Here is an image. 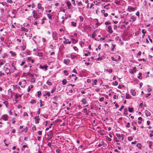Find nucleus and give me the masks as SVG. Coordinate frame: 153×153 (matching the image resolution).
<instances>
[{
	"instance_id": "obj_4",
	"label": "nucleus",
	"mask_w": 153,
	"mask_h": 153,
	"mask_svg": "<svg viewBox=\"0 0 153 153\" xmlns=\"http://www.w3.org/2000/svg\"><path fill=\"white\" fill-rule=\"evenodd\" d=\"M116 135L119 139H120L121 138V139L122 140H123L124 136V135L123 134L120 135L119 134H116Z\"/></svg>"
},
{
	"instance_id": "obj_7",
	"label": "nucleus",
	"mask_w": 153,
	"mask_h": 153,
	"mask_svg": "<svg viewBox=\"0 0 153 153\" xmlns=\"http://www.w3.org/2000/svg\"><path fill=\"white\" fill-rule=\"evenodd\" d=\"M12 67L11 68V70L12 71V73L14 72V71L16 70V68L15 67L14 64L13 62L11 64Z\"/></svg>"
},
{
	"instance_id": "obj_37",
	"label": "nucleus",
	"mask_w": 153,
	"mask_h": 153,
	"mask_svg": "<svg viewBox=\"0 0 153 153\" xmlns=\"http://www.w3.org/2000/svg\"><path fill=\"white\" fill-rule=\"evenodd\" d=\"M47 16L49 19H52V16H53V15H51V14H49L47 15Z\"/></svg>"
},
{
	"instance_id": "obj_6",
	"label": "nucleus",
	"mask_w": 153,
	"mask_h": 153,
	"mask_svg": "<svg viewBox=\"0 0 153 153\" xmlns=\"http://www.w3.org/2000/svg\"><path fill=\"white\" fill-rule=\"evenodd\" d=\"M87 97H86L83 98L81 100V102H82L83 105H85L87 104Z\"/></svg>"
},
{
	"instance_id": "obj_19",
	"label": "nucleus",
	"mask_w": 153,
	"mask_h": 153,
	"mask_svg": "<svg viewBox=\"0 0 153 153\" xmlns=\"http://www.w3.org/2000/svg\"><path fill=\"white\" fill-rule=\"evenodd\" d=\"M70 57L73 60L75 59V58H77V56L71 54L70 55Z\"/></svg>"
},
{
	"instance_id": "obj_41",
	"label": "nucleus",
	"mask_w": 153,
	"mask_h": 153,
	"mask_svg": "<svg viewBox=\"0 0 153 153\" xmlns=\"http://www.w3.org/2000/svg\"><path fill=\"white\" fill-rule=\"evenodd\" d=\"M66 4L68 7H70L71 6V4L69 1H67L66 2Z\"/></svg>"
},
{
	"instance_id": "obj_64",
	"label": "nucleus",
	"mask_w": 153,
	"mask_h": 153,
	"mask_svg": "<svg viewBox=\"0 0 153 153\" xmlns=\"http://www.w3.org/2000/svg\"><path fill=\"white\" fill-rule=\"evenodd\" d=\"M79 19H80V21L82 22L83 21V17L82 16H80L79 17Z\"/></svg>"
},
{
	"instance_id": "obj_34",
	"label": "nucleus",
	"mask_w": 153,
	"mask_h": 153,
	"mask_svg": "<svg viewBox=\"0 0 153 153\" xmlns=\"http://www.w3.org/2000/svg\"><path fill=\"white\" fill-rule=\"evenodd\" d=\"M37 95L38 97H40L41 95V91H39L37 92Z\"/></svg>"
},
{
	"instance_id": "obj_26",
	"label": "nucleus",
	"mask_w": 153,
	"mask_h": 153,
	"mask_svg": "<svg viewBox=\"0 0 153 153\" xmlns=\"http://www.w3.org/2000/svg\"><path fill=\"white\" fill-rule=\"evenodd\" d=\"M142 73L140 72L139 73L138 76H137V77L139 79H141L142 78Z\"/></svg>"
},
{
	"instance_id": "obj_30",
	"label": "nucleus",
	"mask_w": 153,
	"mask_h": 153,
	"mask_svg": "<svg viewBox=\"0 0 153 153\" xmlns=\"http://www.w3.org/2000/svg\"><path fill=\"white\" fill-rule=\"evenodd\" d=\"M128 111L130 112H134V110H133V108H129V107L128 108Z\"/></svg>"
},
{
	"instance_id": "obj_5",
	"label": "nucleus",
	"mask_w": 153,
	"mask_h": 153,
	"mask_svg": "<svg viewBox=\"0 0 153 153\" xmlns=\"http://www.w3.org/2000/svg\"><path fill=\"white\" fill-rule=\"evenodd\" d=\"M1 119L4 121H7L8 119V116L7 114L2 115L1 117Z\"/></svg>"
},
{
	"instance_id": "obj_62",
	"label": "nucleus",
	"mask_w": 153,
	"mask_h": 153,
	"mask_svg": "<svg viewBox=\"0 0 153 153\" xmlns=\"http://www.w3.org/2000/svg\"><path fill=\"white\" fill-rule=\"evenodd\" d=\"M111 59L113 61H117V60H116L115 58H114L113 57V56H112L111 57Z\"/></svg>"
},
{
	"instance_id": "obj_12",
	"label": "nucleus",
	"mask_w": 153,
	"mask_h": 153,
	"mask_svg": "<svg viewBox=\"0 0 153 153\" xmlns=\"http://www.w3.org/2000/svg\"><path fill=\"white\" fill-rule=\"evenodd\" d=\"M34 119H35V122L36 123H39V120L40 119L39 118V116H38L35 117Z\"/></svg>"
},
{
	"instance_id": "obj_50",
	"label": "nucleus",
	"mask_w": 153,
	"mask_h": 153,
	"mask_svg": "<svg viewBox=\"0 0 153 153\" xmlns=\"http://www.w3.org/2000/svg\"><path fill=\"white\" fill-rule=\"evenodd\" d=\"M106 71L107 72H109L110 73H111L112 72V70L111 69H107Z\"/></svg>"
},
{
	"instance_id": "obj_63",
	"label": "nucleus",
	"mask_w": 153,
	"mask_h": 153,
	"mask_svg": "<svg viewBox=\"0 0 153 153\" xmlns=\"http://www.w3.org/2000/svg\"><path fill=\"white\" fill-rule=\"evenodd\" d=\"M46 95H47L48 97H50V94L49 92H46Z\"/></svg>"
},
{
	"instance_id": "obj_11",
	"label": "nucleus",
	"mask_w": 153,
	"mask_h": 153,
	"mask_svg": "<svg viewBox=\"0 0 153 153\" xmlns=\"http://www.w3.org/2000/svg\"><path fill=\"white\" fill-rule=\"evenodd\" d=\"M92 80L93 81V83L92 84V86L94 87H96L94 85H96L97 82V80L96 79H92Z\"/></svg>"
},
{
	"instance_id": "obj_45",
	"label": "nucleus",
	"mask_w": 153,
	"mask_h": 153,
	"mask_svg": "<svg viewBox=\"0 0 153 153\" xmlns=\"http://www.w3.org/2000/svg\"><path fill=\"white\" fill-rule=\"evenodd\" d=\"M131 98V97L130 96V95L129 94H127V93H126V98L130 99Z\"/></svg>"
},
{
	"instance_id": "obj_1",
	"label": "nucleus",
	"mask_w": 153,
	"mask_h": 153,
	"mask_svg": "<svg viewBox=\"0 0 153 153\" xmlns=\"http://www.w3.org/2000/svg\"><path fill=\"white\" fill-rule=\"evenodd\" d=\"M26 81L25 80H23L21 82H20L19 84L21 85L22 88H24L25 87V85L26 84Z\"/></svg>"
},
{
	"instance_id": "obj_17",
	"label": "nucleus",
	"mask_w": 153,
	"mask_h": 153,
	"mask_svg": "<svg viewBox=\"0 0 153 153\" xmlns=\"http://www.w3.org/2000/svg\"><path fill=\"white\" fill-rule=\"evenodd\" d=\"M145 112L146 117H148L149 116L151 115V113L148 110H145Z\"/></svg>"
},
{
	"instance_id": "obj_57",
	"label": "nucleus",
	"mask_w": 153,
	"mask_h": 153,
	"mask_svg": "<svg viewBox=\"0 0 153 153\" xmlns=\"http://www.w3.org/2000/svg\"><path fill=\"white\" fill-rule=\"evenodd\" d=\"M146 32V31L145 29H143L142 30V33H143V34H145Z\"/></svg>"
},
{
	"instance_id": "obj_28",
	"label": "nucleus",
	"mask_w": 153,
	"mask_h": 153,
	"mask_svg": "<svg viewBox=\"0 0 153 153\" xmlns=\"http://www.w3.org/2000/svg\"><path fill=\"white\" fill-rule=\"evenodd\" d=\"M5 71L7 72V74H8L9 73H10V74H11V72H10V70L8 68H6Z\"/></svg>"
},
{
	"instance_id": "obj_27",
	"label": "nucleus",
	"mask_w": 153,
	"mask_h": 153,
	"mask_svg": "<svg viewBox=\"0 0 153 153\" xmlns=\"http://www.w3.org/2000/svg\"><path fill=\"white\" fill-rule=\"evenodd\" d=\"M22 30L26 32H27L28 31V29L27 28H25L23 27H21Z\"/></svg>"
},
{
	"instance_id": "obj_9",
	"label": "nucleus",
	"mask_w": 153,
	"mask_h": 153,
	"mask_svg": "<svg viewBox=\"0 0 153 153\" xmlns=\"http://www.w3.org/2000/svg\"><path fill=\"white\" fill-rule=\"evenodd\" d=\"M48 67V66H47V65H45L43 66L41 65H39V68H40L42 69H44L45 71H46L47 70V67Z\"/></svg>"
},
{
	"instance_id": "obj_61",
	"label": "nucleus",
	"mask_w": 153,
	"mask_h": 153,
	"mask_svg": "<svg viewBox=\"0 0 153 153\" xmlns=\"http://www.w3.org/2000/svg\"><path fill=\"white\" fill-rule=\"evenodd\" d=\"M105 25H110L111 24V22H105Z\"/></svg>"
},
{
	"instance_id": "obj_22",
	"label": "nucleus",
	"mask_w": 153,
	"mask_h": 153,
	"mask_svg": "<svg viewBox=\"0 0 153 153\" xmlns=\"http://www.w3.org/2000/svg\"><path fill=\"white\" fill-rule=\"evenodd\" d=\"M13 96L14 97V99L15 100H16L18 98V97L17 94L15 93H13Z\"/></svg>"
},
{
	"instance_id": "obj_21",
	"label": "nucleus",
	"mask_w": 153,
	"mask_h": 153,
	"mask_svg": "<svg viewBox=\"0 0 153 153\" xmlns=\"http://www.w3.org/2000/svg\"><path fill=\"white\" fill-rule=\"evenodd\" d=\"M73 92V90L71 89L68 90H67V93L69 95H71Z\"/></svg>"
},
{
	"instance_id": "obj_58",
	"label": "nucleus",
	"mask_w": 153,
	"mask_h": 153,
	"mask_svg": "<svg viewBox=\"0 0 153 153\" xmlns=\"http://www.w3.org/2000/svg\"><path fill=\"white\" fill-rule=\"evenodd\" d=\"M31 57H28L27 59V62H30L31 60Z\"/></svg>"
},
{
	"instance_id": "obj_3",
	"label": "nucleus",
	"mask_w": 153,
	"mask_h": 153,
	"mask_svg": "<svg viewBox=\"0 0 153 153\" xmlns=\"http://www.w3.org/2000/svg\"><path fill=\"white\" fill-rule=\"evenodd\" d=\"M52 36L53 39L55 40H57L58 39V34L56 32H52Z\"/></svg>"
},
{
	"instance_id": "obj_53",
	"label": "nucleus",
	"mask_w": 153,
	"mask_h": 153,
	"mask_svg": "<svg viewBox=\"0 0 153 153\" xmlns=\"http://www.w3.org/2000/svg\"><path fill=\"white\" fill-rule=\"evenodd\" d=\"M47 84L48 85H52V83L51 82H50L48 81L47 82Z\"/></svg>"
},
{
	"instance_id": "obj_42",
	"label": "nucleus",
	"mask_w": 153,
	"mask_h": 153,
	"mask_svg": "<svg viewBox=\"0 0 153 153\" xmlns=\"http://www.w3.org/2000/svg\"><path fill=\"white\" fill-rule=\"evenodd\" d=\"M127 112H128L127 109V108H125L124 109V114L125 115H127V114H128Z\"/></svg>"
},
{
	"instance_id": "obj_51",
	"label": "nucleus",
	"mask_w": 153,
	"mask_h": 153,
	"mask_svg": "<svg viewBox=\"0 0 153 153\" xmlns=\"http://www.w3.org/2000/svg\"><path fill=\"white\" fill-rule=\"evenodd\" d=\"M128 140L131 141L133 140V137H129L128 138Z\"/></svg>"
},
{
	"instance_id": "obj_8",
	"label": "nucleus",
	"mask_w": 153,
	"mask_h": 153,
	"mask_svg": "<svg viewBox=\"0 0 153 153\" xmlns=\"http://www.w3.org/2000/svg\"><path fill=\"white\" fill-rule=\"evenodd\" d=\"M127 10L129 12H131L134 11L135 10V8H133L129 6L128 7Z\"/></svg>"
},
{
	"instance_id": "obj_18",
	"label": "nucleus",
	"mask_w": 153,
	"mask_h": 153,
	"mask_svg": "<svg viewBox=\"0 0 153 153\" xmlns=\"http://www.w3.org/2000/svg\"><path fill=\"white\" fill-rule=\"evenodd\" d=\"M133 71L131 72V73L133 74L134 73H136L137 70V68L135 67H134L132 68Z\"/></svg>"
},
{
	"instance_id": "obj_25",
	"label": "nucleus",
	"mask_w": 153,
	"mask_h": 153,
	"mask_svg": "<svg viewBox=\"0 0 153 153\" xmlns=\"http://www.w3.org/2000/svg\"><path fill=\"white\" fill-rule=\"evenodd\" d=\"M67 82L66 79H64L62 81V84L64 85H65L66 84Z\"/></svg>"
},
{
	"instance_id": "obj_40",
	"label": "nucleus",
	"mask_w": 153,
	"mask_h": 153,
	"mask_svg": "<svg viewBox=\"0 0 153 153\" xmlns=\"http://www.w3.org/2000/svg\"><path fill=\"white\" fill-rule=\"evenodd\" d=\"M46 19V18L44 17L43 18L42 20V22H41V24H43L45 23L44 21Z\"/></svg>"
},
{
	"instance_id": "obj_39",
	"label": "nucleus",
	"mask_w": 153,
	"mask_h": 153,
	"mask_svg": "<svg viewBox=\"0 0 153 153\" xmlns=\"http://www.w3.org/2000/svg\"><path fill=\"white\" fill-rule=\"evenodd\" d=\"M131 19L132 20L133 22L136 19V18L134 16H131Z\"/></svg>"
},
{
	"instance_id": "obj_38",
	"label": "nucleus",
	"mask_w": 153,
	"mask_h": 153,
	"mask_svg": "<svg viewBox=\"0 0 153 153\" xmlns=\"http://www.w3.org/2000/svg\"><path fill=\"white\" fill-rule=\"evenodd\" d=\"M153 142L152 141H150L149 143V147L150 149L152 148V145Z\"/></svg>"
},
{
	"instance_id": "obj_15",
	"label": "nucleus",
	"mask_w": 153,
	"mask_h": 153,
	"mask_svg": "<svg viewBox=\"0 0 153 153\" xmlns=\"http://www.w3.org/2000/svg\"><path fill=\"white\" fill-rule=\"evenodd\" d=\"M70 62V60L69 59H64V63L66 65H68Z\"/></svg>"
},
{
	"instance_id": "obj_14",
	"label": "nucleus",
	"mask_w": 153,
	"mask_h": 153,
	"mask_svg": "<svg viewBox=\"0 0 153 153\" xmlns=\"http://www.w3.org/2000/svg\"><path fill=\"white\" fill-rule=\"evenodd\" d=\"M42 6V4H40V3H38V6H37V7H38V8L39 9H40L41 10H42V11H43L44 10V8L43 7H42L41 6Z\"/></svg>"
},
{
	"instance_id": "obj_24",
	"label": "nucleus",
	"mask_w": 153,
	"mask_h": 153,
	"mask_svg": "<svg viewBox=\"0 0 153 153\" xmlns=\"http://www.w3.org/2000/svg\"><path fill=\"white\" fill-rule=\"evenodd\" d=\"M53 132L52 131H50L49 134H47V136H51L52 137L53 136Z\"/></svg>"
},
{
	"instance_id": "obj_60",
	"label": "nucleus",
	"mask_w": 153,
	"mask_h": 153,
	"mask_svg": "<svg viewBox=\"0 0 153 153\" xmlns=\"http://www.w3.org/2000/svg\"><path fill=\"white\" fill-rule=\"evenodd\" d=\"M32 129L33 131L35 130L36 129V128L35 126H34L32 127Z\"/></svg>"
},
{
	"instance_id": "obj_35",
	"label": "nucleus",
	"mask_w": 153,
	"mask_h": 153,
	"mask_svg": "<svg viewBox=\"0 0 153 153\" xmlns=\"http://www.w3.org/2000/svg\"><path fill=\"white\" fill-rule=\"evenodd\" d=\"M71 25L74 27H76V22H71Z\"/></svg>"
},
{
	"instance_id": "obj_48",
	"label": "nucleus",
	"mask_w": 153,
	"mask_h": 153,
	"mask_svg": "<svg viewBox=\"0 0 153 153\" xmlns=\"http://www.w3.org/2000/svg\"><path fill=\"white\" fill-rule=\"evenodd\" d=\"M113 83V85H117L118 84V83L117 81H115Z\"/></svg>"
},
{
	"instance_id": "obj_46",
	"label": "nucleus",
	"mask_w": 153,
	"mask_h": 153,
	"mask_svg": "<svg viewBox=\"0 0 153 153\" xmlns=\"http://www.w3.org/2000/svg\"><path fill=\"white\" fill-rule=\"evenodd\" d=\"M104 97H101L99 99V101L100 102H103L104 101Z\"/></svg>"
},
{
	"instance_id": "obj_13",
	"label": "nucleus",
	"mask_w": 153,
	"mask_h": 153,
	"mask_svg": "<svg viewBox=\"0 0 153 153\" xmlns=\"http://www.w3.org/2000/svg\"><path fill=\"white\" fill-rule=\"evenodd\" d=\"M36 55L40 57H42L43 56V53L41 52H37L36 53Z\"/></svg>"
},
{
	"instance_id": "obj_52",
	"label": "nucleus",
	"mask_w": 153,
	"mask_h": 153,
	"mask_svg": "<svg viewBox=\"0 0 153 153\" xmlns=\"http://www.w3.org/2000/svg\"><path fill=\"white\" fill-rule=\"evenodd\" d=\"M63 72H64V73L65 74V75L66 76H67L68 75V71H67L65 70H64Z\"/></svg>"
},
{
	"instance_id": "obj_2",
	"label": "nucleus",
	"mask_w": 153,
	"mask_h": 153,
	"mask_svg": "<svg viewBox=\"0 0 153 153\" xmlns=\"http://www.w3.org/2000/svg\"><path fill=\"white\" fill-rule=\"evenodd\" d=\"M32 13L33 14V16L36 19H38L40 17V16L37 14V12L36 11L33 10Z\"/></svg>"
},
{
	"instance_id": "obj_33",
	"label": "nucleus",
	"mask_w": 153,
	"mask_h": 153,
	"mask_svg": "<svg viewBox=\"0 0 153 153\" xmlns=\"http://www.w3.org/2000/svg\"><path fill=\"white\" fill-rule=\"evenodd\" d=\"M94 59L93 56L91 57V58H88V61H92Z\"/></svg>"
},
{
	"instance_id": "obj_55",
	"label": "nucleus",
	"mask_w": 153,
	"mask_h": 153,
	"mask_svg": "<svg viewBox=\"0 0 153 153\" xmlns=\"http://www.w3.org/2000/svg\"><path fill=\"white\" fill-rule=\"evenodd\" d=\"M10 53L12 54V55L13 56H15L16 55V54L15 53L13 52H12V51H10Z\"/></svg>"
},
{
	"instance_id": "obj_56",
	"label": "nucleus",
	"mask_w": 153,
	"mask_h": 153,
	"mask_svg": "<svg viewBox=\"0 0 153 153\" xmlns=\"http://www.w3.org/2000/svg\"><path fill=\"white\" fill-rule=\"evenodd\" d=\"M96 36L95 33V32L93 33L92 35V37L94 39L95 36Z\"/></svg>"
},
{
	"instance_id": "obj_20",
	"label": "nucleus",
	"mask_w": 153,
	"mask_h": 153,
	"mask_svg": "<svg viewBox=\"0 0 153 153\" xmlns=\"http://www.w3.org/2000/svg\"><path fill=\"white\" fill-rule=\"evenodd\" d=\"M101 12L104 14L105 17H106L108 16V14L107 13H105V10H102Z\"/></svg>"
},
{
	"instance_id": "obj_16",
	"label": "nucleus",
	"mask_w": 153,
	"mask_h": 153,
	"mask_svg": "<svg viewBox=\"0 0 153 153\" xmlns=\"http://www.w3.org/2000/svg\"><path fill=\"white\" fill-rule=\"evenodd\" d=\"M63 38L65 40V41L64 42V43L65 44H71V42L68 41V39H66V38L65 37H64Z\"/></svg>"
},
{
	"instance_id": "obj_47",
	"label": "nucleus",
	"mask_w": 153,
	"mask_h": 153,
	"mask_svg": "<svg viewBox=\"0 0 153 153\" xmlns=\"http://www.w3.org/2000/svg\"><path fill=\"white\" fill-rule=\"evenodd\" d=\"M26 147H28L26 145H24L22 146V150L23 151V150H24L25 148Z\"/></svg>"
},
{
	"instance_id": "obj_29",
	"label": "nucleus",
	"mask_w": 153,
	"mask_h": 153,
	"mask_svg": "<svg viewBox=\"0 0 153 153\" xmlns=\"http://www.w3.org/2000/svg\"><path fill=\"white\" fill-rule=\"evenodd\" d=\"M120 0H115V2L114 3L117 5L119 4H120Z\"/></svg>"
},
{
	"instance_id": "obj_36",
	"label": "nucleus",
	"mask_w": 153,
	"mask_h": 153,
	"mask_svg": "<svg viewBox=\"0 0 153 153\" xmlns=\"http://www.w3.org/2000/svg\"><path fill=\"white\" fill-rule=\"evenodd\" d=\"M116 45H114L113 44H112V46L111 48V51H114V48L116 46Z\"/></svg>"
},
{
	"instance_id": "obj_54",
	"label": "nucleus",
	"mask_w": 153,
	"mask_h": 153,
	"mask_svg": "<svg viewBox=\"0 0 153 153\" xmlns=\"http://www.w3.org/2000/svg\"><path fill=\"white\" fill-rule=\"evenodd\" d=\"M91 53V52H88V53H85V56H88V55H90Z\"/></svg>"
},
{
	"instance_id": "obj_44",
	"label": "nucleus",
	"mask_w": 153,
	"mask_h": 153,
	"mask_svg": "<svg viewBox=\"0 0 153 153\" xmlns=\"http://www.w3.org/2000/svg\"><path fill=\"white\" fill-rule=\"evenodd\" d=\"M4 62H5L4 61H3L2 59L0 60V65H2L4 64Z\"/></svg>"
},
{
	"instance_id": "obj_43",
	"label": "nucleus",
	"mask_w": 153,
	"mask_h": 153,
	"mask_svg": "<svg viewBox=\"0 0 153 153\" xmlns=\"http://www.w3.org/2000/svg\"><path fill=\"white\" fill-rule=\"evenodd\" d=\"M28 129L27 128V127H26L23 130H22L21 132H23L25 131V132H26L27 131V130Z\"/></svg>"
},
{
	"instance_id": "obj_23",
	"label": "nucleus",
	"mask_w": 153,
	"mask_h": 153,
	"mask_svg": "<svg viewBox=\"0 0 153 153\" xmlns=\"http://www.w3.org/2000/svg\"><path fill=\"white\" fill-rule=\"evenodd\" d=\"M131 93L132 95L133 96H135L136 95V92L134 90L131 89Z\"/></svg>"
},
{
	"instance_id": "obj_49",
	"label": "nucleus",
	"mask_w": 153,
	"mask_h": 153,
	"mask_svg": "<svg viewBox=\"0 0 153 153\" xmlns=\"http://www.w3.org/2000/svg\"><path fill=\"white\" fill-rule=\"evenodd\" d=\"M3 103L5 105L6 107H8L7 105L8 104V103L7 101H5L3 102Z\"/></svg>"
},
{
	"instance_id": "obj_10",
	"label": "nucleus",
	"mask_w": 153,
	"mask_h": 153,
	"mask_svg": "<svg viewBox=\"0 0 153 153\" xmlns=\"http://www.w3.org/2000/svg\"><path fill=\"white\" fill-rule=\"evenodd\" d=\"M108 30L109 33L111 34L113 33L111 27V25H109L108 27Z\"/></svg>"
},
{
	"instance_id": "obj_59",
	"label": "nucleus",
	"mask_w": 153,
	"mask_h": 153,
	"mask_svg": "<svg viewBox=\"0 0 153 153\" xmlns=\"http://www.w3.org/2000/svg\"><path fill=\"white\" fill-rule=\"evenodd\" d=\"M126 126L127 128H129L130 127V123L129 122L128 123L127 125H126Z\"/></svg>"
},
{
	"instance_id": "obj_32",
	"label": "nucleus",
	"mask_w": 153,
	"mask_h": 153,
	"mask_svg": "<svg viewBox=\"0 0 153 153\" xmlns=\"http://www.w3.org/2000/svg\"><path fill=\"white\" fill-rule=\"evenodd\" d=\"M136 146L139 149H141L142 147L141 144L139 143H137V144Z\"/></svg>"
},
{
	"instance_id": "obj_31",
	"label": "nucleus",
	"mask_w": 153,
	"mask_h": 153,
	"mask_svg": "<svg viewBox=\"0 0 153 153\" xmlns=\"http://www.w3.org/2000/svg\"><path fill=\"white\" fill-rule=\"evenodd\" d=\"M30 102L32 104L36 103V100L34 99H33L31 100Z\"/></svg>"
}]
</instances>
